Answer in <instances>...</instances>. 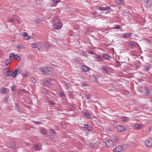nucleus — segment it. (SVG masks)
Wrapping results in <instances>:
<instances>
[{
    "label": "nucleus",
    "mask_w": 152,
    "mask_h": 152,
    "mask_svg": "<svg viewBox=\"0 0 152 152\" xmlns=\"http://www.w3.org/2000/svg\"><path fill=\"white\" fill-rule=\"evenodd\" d=\"M144 145L147 147L151 148L152 147V137L146 139L144 142Z\"/></svg>",
    "instance_id": "f257e3e1"
},
{
    "label": "nucleus",
    "mask_w": 152,
    "mask_h": 152,
    "mask_svg": "<svg viewBox=\"0 0 152 152\" xmlns=\"http://www.w3.org/2000/svg\"><path fill=\"white\" fill-rule=\"evenodd\" d=\"M21 72V70L20 69L16 68L11 73V76L14 78H15L17 75L20 74Z\"/></svg>",
    "instance_id": "f03ea898"
},
{
    "label": "nucleus",
    "mask_w": 152,
    "mask_h": 152,
    "mask_svg": "<svg viewBox=\"0 0 152 152\" xmlns=\"http://www.w3.org/2000/svg\"><path fill=\"white\" fill-rule=\"evenodd\" d=\"M114 142L113 141L109 140L105 142V144L109 148H111L113 146Z\"/></svg>",
    "instance_id": "7ed1b4c3"
},
{
    "label": "nucleus",
    "mask_w": 152,
    "mask_h": 152,
    "mask_svg": "<svg viewBox=\"0 0 152 152\" xmlns=\"http://www.w3.org/2000/svg\"><path fill=\"white\" fill-rule=\"evenodd\" d=\"M143 4L146 8H148L151 6L150 0H143Z\"/></svg>",
    "instance_id": "20e7f679"
},
{
    "label": "nucleus",
    "mask_w": 152,
    "mask_h": 152,
    "mask_svg": "<svg viewBox=\"0 0 152 152\" xmlns=\"http://www.w3.org/2000/svg\"><path fill=\"white\" fill-rule=\"evenodd\" d=\"M43 83L46 86H50L52 83V80L49 78L45 79L43 80Z\"/></svg>",
    "instance_id": "39448f33"
},
{
    "label": "nucleus",
    "mask_w": 152,
    "mask_h": 152,
    "mask_svg": "<svg viewBox=\"0 0 152 152\" xmlns=\"http://www.w3.org/2000/svg\"><path fill=\"white\" fill-rule=\"evenodd\" d=\"M62 26V25L61 22H59L55 23L53 25V28L56 29H58L61 28Z\"/></svg>",
    "instance_id": "423d86ee"
},
{
    "label": "nucleus",
    "mask_w": 152,
    "mask_h": 152,
    "mask_svg": "<svg viewBox=\"0 0 152 152\" xmlns=\"http://www.w3.org/2000/svg\"><path fill=\"white\" fill-rule=\"evenodd\" d=\"M117 131L118 132H123L126 130V129L124 127L121 125H118L115 128Z\"/></svg>",
    "instance_id": "0eeeda50"
},
{
    "label": "nucleus",
    "mask_w": 152,
    "mask_h": 152,
    "mask_svg": "<svg viewBox=\"0 0 152 152\" xmlns=\"http://www.w3.org/2000/svg\"><path fill=\"white\" fill-rule=\"evenodd\" d=\"M124 150L122 147L121 145L117 146L113 150V152H121Z\"/></svg>",
    "instance_id": "6e6552de"
},
{
    "label": "nucleus",
    "mask_w": 152,
    "mask_h": 152,
    "mask_svg": "<svg viewBox=\"0 0 152 152\" xmlns=\"http://www.w3.org/2000/svg\"><path fill=\"white\" fill-rule=\"evenodd\" d=\"M4 73L5 75L6 76H11V72L9 70L8 68H6L4 69Z\"/></svg>",
    "instance_id": "1a4fd4ad"
},
{
    "label": "nucleus",
    "mask_w": 152,
    "mask_h": 152,
    "mask_svg": "<svg viewBox=\"0 0 152 152\" xmlns=\"http://www.w3.org/2000/svg\"><path fill=\"white\" fill-rule=\"evenodd\" d=\"M144 89V90H143L142 88L140 89V91L142 92L145 95H148L150 93V91L148 88L146 87L142 88Z\"/></svg>",
    "instance_id": "9d476101"
},
{
    "label": "nucleus",
    "mask_w": 152,
    "mask_h": 152,
    "mask_svg": "<svg viewBox=\"0 0 152 152\" xmlns=\"http://www.w3.org/2000/svg\"><path fill=\"white\" fill-rule=\"evenodd\" d=\"M39 71L44 74H46L49 72L48 70L46 67H41L39 69Z\"/></svg>",
    "instance_id": "9b49d317"
},
{
    "label": "nucleus",
    "mask_w": 152,
    "mask_h": 152,
    "mask_svg": "<svg viewBox=\"0 0 152 152\" xmlns=\"http://www.w3.org/2000/svg\"><path fill=\"white\" fill-rule=\"evenodd\" d=\"M81 113L83 115L86 116L88 118H89V119H91L92 118L91 115V114H89V113H86L84 111H82L81 112Z\"/></svg>",
    "instance_id": "f8f14e48"
},
{
    "label": "nucleus",
    "mask_w": 152,
    "mask_h": 152,
    "mask_svg": "<svg viewBox=\"0 0 152 152\" xmlns=\"http://www.w3.org/2000/svg\"><path fill=\"white\" fill-rule=\"evenodd\" d=\"M84 128L86 129V130L87 129L89 131H92V127L89 125H85L84 126Z\"/></svg>",
    "instance_id": "ddd939ff"
},
{
    "label": "nucleus",
    "mask_w": 152,
    "mask_h": 152,
    "mask_svg": "<svg viewBox=\"0 0 152 152\" xmlns=\"http://www.w3.org/2000/svg\"><path fill=\"white\" fill-rule=\"evenodd\" d=\"M22 36L23 38L26 40L29 39L30 38V37L25 32L23 33Z\"/></svg>",
    "instance_id": "4468645a"
},
{
    "label": "nucleus",
    "mask_w": 152,
    "mask_h": 152,
    "mask_svg": "<svg viewBox=\"0 0 152 152\" xmlns=\"http://www.w3.org/2000/svg\"><path fill=\"white\" fill-rule=\"evenodd\" d=\"M17 48L21 50H23L26 48V47L25 46L23 45H21L18 44L16 46Z\"/></svg>",
    "instance_id": "2eb2a0df"
},
{
    "label": "nucleus",
    "mask_w": 152,
    "mask_h": 152,
    "mask_svg": "<svg viewBox=\"0 0 152 152\" xmlns=\"http://www.w3.org/2000/svg\"><path fill=\"white\" fill-rule=\"evenodd\" d=\"M7 92V89L4 88V87H1L0 90V93L2 94H5Z\"/></svg>",
    "instance_id": "dca6fc26"
},
{
    "label": "nucleus",
    "mask_w": 152,
    "mask_h": 152,
    "mask_svg": "<svg viewBox=\"0 0 152 152\" xmlns=\"http://www.w3.org/2000/svg\"><path fill=\"white\" fill-rule=\"evenodd\" d=\"M83 71L84 72H88L90 70V68L85 65H84L82 66Z\"/></svg>",
    "instance_id": "f3484780"
},
{
    "label": "nucleus",
    "mask_w": 152,
    "mask_h": 152,
    "mask_svg": "<svg viewBox=\"0 0 152 152\" xmlns=\"http://www.w3.org/2000/svg\"><path fill=\"white\" fill-rule=\"evenodd\" d=\"M143 125L141 124H134V127L135 128L138 129H140L142 127Z\"/></svg>",
    "instance_id": "a211bd4d"
},
{
    "label": "nucleus",
    "mask_w": 152,
    "mask_h": 152,
    "mask_svg": "<svg viewBox=\"0 0 152 152\" xmlns=\"http://www.w3.org/2000/svg\"><path fill=\"white\" fill-rule=\"evenodd\" d=\"M43 19L42 18H37L35 19L34 21L35 22L37 23H39L42 20H43Z\"/></svg>",
    "instance_id": "6ab92c4d"
},
{
    "label": "nucleus",
    "mask_w": 152,
    "mask_h": 152,
    "mask_svg": "<svg viewBox=\"0 0 152 152\" xmlns=\"http://www.w3.org/2000/svg\"><path fill=\"white\" fill-rule=\"evenodd\" d=\"M33 148L36 151H38L40 150V148L38 145H33Z\"/></svg>",
    "instance_id": "aec40b11"
},
{
    "label": "nucleus",
    "mask_w": 152,
    "mask_h": 152,
    "mask_svg": "<svg viewBox=\"0 0 152 152\" xmlns=\"http://www.w3.org/2000/svg\"><path fill=\"white\" fill-rule=\"evenodd\" d=\"M12 59H11L8 58L7 59L5 62V64L7 66L10 63Z\"/></svg>",
    "instance_id": "412c9836"
},
{
    "label": "nucleus",
    "mask_w": 152,
    "mask_h": 152,
    "mask_svg": "<svg viewBox=\"0 0 152 152\" xmlns=\"http://www.w3.org/2000/svg\"><path fill=\"white\" fill-rule=\"evenodd\" d=\"M53 3L54 4V5L56 6V4H58V3L60 2V0H51Z\"/></svg>",
    "instance_id": "4be33fe9"
},
{
    "label": "nucleus",
    "mask_w": 152,
    "mask_h": 152,
    "mask_svg": "<svg viewBox=\"0 0 152 152\" xmlns=\"http://www.w3.org/2000/svg\"><path fill=\"white\" fill-rule=\"evenodd\" d=\"M131 36V34L130 33L127 34H124L123 35V37L124 38H128L129 37Z\"/></svg>",
    "instance_id": "5701e85b"
},
{
    "label": "nucleus",
    "mask_w": 152,
    "mask_h": 152,
    "mask_svg": "<svg viewBox=\"0 0 152 152\" xmlns=\"http://www.w3.org/2000/svg\"><path fill=\"white\" fill-rule=\"evenodd\" d=\"M14 58L18 61H20L21 60V58L18 55H15Z\"/></svg>",
    "instance_id": "b1692460"
},
{
    "label": "nucleus",
    "mask_w": 152,
    "mask_h": 152,
    "mask_svg": "<svg viewBox=\"0 0 152 152\" xmlns=\"http://www.w3.org/2000/svg\"><path fill=\"white\" fill-rule=\"evenodd\" d=\"M120 120L126 122L128 121L127 118L124 117H121L120 118Z\"/></svg>",
    "instance_id": "393cba45"
},
{
    "label": "nucleus",
    "mask_w": 152,
    "mask_h": 152,
    "mask_svg": "<svg viewBox=\"0 0 152 152\" xmlns=\"http://www.w3.org/2000/svg\"><path fill=\"white\" fill-rule=\"evenodd\" d=\"M129 44H130V46H134L136 44L138 45L137 44L134 43L132 41H131L129 42Z\"/></svg>",
    "instance_id": "a878e982"
},
{
    "label": "nucleus",
    "mask_w": 152,
    "mask_h": 152,
    "mask_svg": "<svg viewBox=\"0 0 152 152\" xmlns=\"http://www.w3.org/2000/svg\"><path fill=\"white\" fill-rule=\"evenodd\" d=\"M123 1V0H115V2L118 4H121Z\"/></svg>",
    "instance_id": "bb28decb"
},
{
    "label": "nucleus",
    "mask_w": 152,
    "mask_h": 152,
    "mask_svg": "<svg viewBox=\"0 0 152 152\" xmlns=\"http://www.w3.org/2000/svg\"><path fill=\"white\" fill-rule=\"evenodd\" d=\"M40 132L41 133L43 134H45L47 132L46 130L45 129H41Z\"/></svg>",
    "instance_id": "cd10ccee"
},
{
    "label": "nucleus",
    "mask_w": 152,
    "mask_h": 152,
    "mask_svg": "<svg viewBox=\"0 0 152 152\" xmlns=\"http://www.w3.org/2000/svg\"><path fill=\"white\" fill-rule=\"evenodd\" d=\"M50 133L51 134H56V132L53 129H50Z\"/></svg>",
    "instance_id": "c85d7f7f"
},
{
    "label": "nucleus",
    "mask_w": 152,
    "mask_h": 152,
    "mask_svg": "<svg viewBox=\"0 0 152 152\" xmlns=\"http://www.w3.org/2000/svg\"><path fill=\"white\" fill-rule=\"evenodd\" d=\"M151 128H150V127H148V128H147L146 129V132H147L148 133H149L151 132Z\"/></svg>",
    "instance_id": "c756f323"
},
{
    "label": "nucleus",
    "mask_w": 152,
    "mask_h": 152,
    "mask_svg": "<svg viewBox=\"0 0 152 152\" xmlns=\"http://www.w3.org/2000/svg\"><path fill=\"white\" fill-rule=\"evenodd\" d=\"M32 47L33 48H36L37 47V45L36 43H33L32 45Z\"/></svg>",
    "instance_id": "7c9ffc66"
},
{
    "label": "nucleus",
    "mask_w": 152,
    "mask_h": 152,
    "mask_svg": "<svg viewBox=\"0 0 152 152\" xmlns=\"http://www.w3.org/2000/svg\"><path fill=\"white\" fill-rule=\"evenodd\" d=\"M22 76L25 77H28L29 76V75H28V73L27 72L23 73V74H22Z\"/></svg>",
    "instance_id": "2f4dec72"
},
{
    "label": "nucleus",
    "mask_w": 152,
    "mask_h": 152,
    "mask_svg": "<svg viewBox=\"0 0 152 152\" xmlns=\"http://www.w3.org/2000/svg\"><path fill=\"white\" fill-rule=\"evenodd\" d=\"M51 46V45L49 44H46L45 46V48L48 49H49Z\"/></svg>",
    "instance_id": "473e14b6"
},
{
    "label": "nucleus",
    "mask_w": 152,
    "mask_h": 152,
    "mask_svg": "<svg viewBox=\"0 0 152 152\" xmlns=\"http://www.w3.org/2000/svg\"><path fill=\"white\" fill-rule=\"evenodd\" d=\"M15 56V53H12L10 54L9 57L10 58H12V57H13L14 58Z\"/></svg>",
    "instance_id": "72a5a7b5"
},
{
    "label": "nucleus",
    "mask_w": 152,
    "mask_h": 152,
    "mask_svg": "<svg viewBox=\"0 0 152 152\" xmlns=\"http://www.w3.org/2000/svg\"><path fill=\"white\" fill-rule=\"evenodd\" d=\"M92 79L96 81H98L97 78L95 76H93Z\"/></svg>",
    "instance_id": "f704fd0d"
},
{
    "label": "nucleus",
    "mask_w": 152,
    "mask_h": 152,
    "mask_svg": "<svg viewBox=\"0 0 152 152\" xmlns=\"http://www.w3.org/2000/svg\"><path fill=\"white\" fill-rule=\"evenodd\" d=\"M110 58V57L108 55L105 54V59H109Z\"/></svg>",
    "instance_id": "c9c22d12"
},
{
    "label": "nucleus",
    "mask_w": 152,
    "mask_h": 152,
    "mask_svg": "<svg viewBox=\"0 0 152 152\" xmlns=\"http://www.w3.org/2000/svg\"><path fill=\"white\" fill-rule=\"evenodd\" d=\"M107 131L109 133H110L112 132V130L110 128H108L107 129Z\"/></svg>",
    "instance_id": "e433bc0d"
},
{
    "label": "nucleus",
    "mask_w": 152,
    "mask_h": 152,
    "mask_svg": "<svg viewBox=\"0 0 152 152\" xmlns=\"http://www.w3.org/2000/svg\"><path fill=\"white\" fill-rule=\"evenodd\" d=\"M114 28H115V29H120V28L119 26L118 25L115 26L114 27Z\"/></svg>",
    "instance_id": "4c0bfd02"
},
{
    "label": "nucleus",
    "mask_w": 152,
    "mask_h": 152,
    "mask_svg": "<svg viewBox=\"0 0 152 152\" xmlns=\"http://www.w3.org/2000/svg\"><path fill=\"white\" fill-rule=\"evenodd\" d=\"M11 89L13 91H14L16 89V87L15 86H14Z\"/></svg>",
    "instance_id": "58836bf2"
},
{
    "label": "nucleus",
    "mask_w": 152,
    "mask_h": 152,
    "mask_svg": "<svg viewBox=\"0 0 152 152\" xmlns=\"http://www.w3.org/2000/svg\"><path fill=\"white\" fill-rule=\"evenodd\" d=\"M98 9L99 10H104V7H98Z\"/></svg>",
    "instance_id": "ea45409f"
},
{
    "label": "nucleus",
    "mask_w": 152,
    "mask_h": 152,
    "mask_svg": "<svg viewBox=\"0 0 152 152\" xmlns=\"http://www.w3.org/2000/svg\"><path fill=\"white\" fill-rule=\"evenodd\" d=\"M82 85L83 86H88V85L87 83H82Z\"/></svg>",
    "instance_id": "a19ab883"
},
{
    "label": "nucleus",
    "mask_w": 152,
    "mask_h": 152,
    "mask_svg": "<svg viewBox=\"0 0 152 152\" xmlns=\"http://www.w3.org/2000/svg\"><path fill=\"white\" fill-rule=\"evenodd\" d=\"M108 10L110 11V8L109 7H105V10Z\"/></svg>",
    "instance_id": "79ce46f5"
},
{
    "label": "nucleus",
    "mask_w": 152,
    "mask_h": 152,
    "mask_svg": "<svg viewBox=\"0 0 152 152\" xmlns=\"http://www.w3.org/2000/svg\"><path fill=\"white\" fill-rule=\"evenodd\" d=\"M49 103L50 105H54V104L51 101L49 102Z\"/></svg>",
    "instance_id": "37998d69"
},
{
    "label": "nucleus",
    "mask_w": 152,
    "mask_h": 152,
    "mask_svg": "<svg viewBox=\"0 0 152 152\" xmlns=\"http://www.w3.org/2000/svg\"><path fill=\"white\" fill-rule=\"evenodd\" d=\"M59 95L61 96H64V94L62 93H60L59 94Z\"/></svg>",
    "instance_id": "c03bdc74"
},
{
    "label": "nucleus",
    "mask_w": 152,
    "mask_h": 152,
    "mask_svg": "<svg viewBox=\"0 0 152 152\" xmlns=\"http://www.w3.org/2000/svg\"><path fill=\"white\" fill-rule=\"evenodd\" d=\"M97 58L101 60V57L99 56H97Z\"/></svg>",
    "instance_id": "a18cd8bd"
},
{
    "label": "nucleus",
    "mask_w": 152,
    "mask_h": 152,
    "mask_svg": "<svg viewBox=\"0 0 152 152\" xmlns=\"http://www.w3.org/2000/svg\"><path fill=\"white\" fill-rule=\"evenodd\" d=\"M144 87H144V86H143V87L142 86V87H140V88L139 89V91H140V88H142V89L143 90H145L143 88H144Z\"/></svg>",
    "instance_id": "49530a36"
},
{
    "label": "nucleus",
    "mask_w": 152,
    "mask_h": 152,
    "mask_svg": "<svg viewBox=\"0 0 152 152\" xmlns=\"http://www.w3.org/2000/svg\"><path fill=\"white\" fill-rule=\"evenodd\" d=\"M34 123L35 124H40L41 123L40 122H37V121L34 122Z\"/></svg>",
    "instance_id": "de8ad7c7"
},
{
    "label": "nucleus",
    "mask_w": 152,
    "mask_h": 152,
    "mask_svg": "<svg viewBox=\"0 0 152 152\" xmlns=\"http://www.w3.org/2000/svg\"><path fill=\"white\" fill-rule=\"evenodd\" d=\"M114 140H115V141H117L118 139L117 137H115L114 139Z\"/></svg>",
    "instance_id": "09e8293b"
},
{
    "label": "nucleus",
    "mask_w": 152,
    "mask_h": 152,
    "mask_svg": "<svg viewBox=\"0 0 152 152\" xmlns=\"http://www.w3.org/2000/svg\"><path fill=\"white\" fill-rule=\"evenodd\" d=\"M145 69L148 70V69H149V68H148V67H145Z\"/></svg>",
    "instance_id": "8fccbe9b"
},
{
    "label": "nucleus",
    "mask_w": 152,
    "mask_h": 152,
    "mask_svg": "<svg viewBox=\"0 0 152 152\" xmlns=\"http://www.w3.org/2000/svg\"><path fill=\"white\" fill-rule=\"evenodd\" d=\"M5 101H7V98H6L5 99Z\"/></svg>",
    "instance_id": "3c124183"
},
{
    "label": "nucleus",
    "mask_w": 152,
    "mask_h": 152,
    "mask_svg": "<svg viewBox=\"0 0 152 152\" xmlns=\"http://www.w3.org/2000/svg\"><path fill=\"white\" fill-rule=\"evenodd\" d=\"M45 91H46V92H45V91H44V92H45V93H46V92H48V91H46V90Z\"/></svg>",
    "instance_id": "603ef678"
},
{
    "label": "nucleus",
    "mask_w": 152,
    "mask_h": 152,
    "mask_svg": "<svg viewBox=\"0 0 152 152\" xmlns=\"http://www.w3.org/2000/svg\"><path fill=\"white\" fill-rule=\"evenodd\" d=\"M67 89L68 90H69V89L68 88V87H67Z\"/></svg>",
    "instance_id": "864d4df0"
},
{
    "label": "nucleus",
    "mask_w": 152,
    "mask_h": 152,
    "mask_svg": "<svg viewBox=\"0 0 152 152\" xmlns=\"http://www.w3.org/2000/svg\"><path fill=\"white\" fill-rule=\"evenodd\" d=\"M124 13H122V14L124 15Z\"/></svg>",
    "instance_id": "5fc2aeb1"
},
{
    "label": "nucleus",
    "mask_w": 152,
    "mask_h": 152,
    "mask_svg": "<svg viewBox=\"0 0 152 152\" xmlns=\"http://www.w3.org/2000/svg\"><path fill=\"white\" fill-rule=\"evenodd\" d=\"M122 13H124V12H123Z\"/></svg>",
    "instance_id": "6e6d98bb"
}]
</instances>
